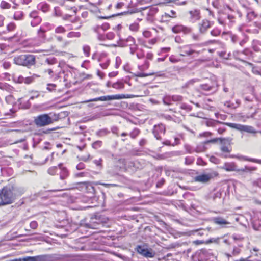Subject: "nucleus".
<instances>
[{"label": "nucleus", "instance_id": "f257e3e1", "mask_svg": "<svg viewBox=\"0 0 261 261\" xmlns=\"http://www.w3.org/2000/svg\"><path fill=\"white\" fill-rule=\"evenodd\" d=\"M14 191L15 189L14 188L12 189L3 188L0 193V198L1 200L0 205L12 203L16 195Z\"/></svg>", "mask_w": 261, "mask_h": 261}, {"label": "nucleus", "instance_id": "f03ea898", "mask_svg": "<svg viewBox=\"0 0 261 261\" xmlns=\"http://www.w3.org/2000/svg\"><path fill=\"white\" fill-rule=\"evenodd\" d=\"M16 64L22 66L33 65L35 62V57L31 55H22L14 59Z\"/></svg>", "mask_w": 261, "mask_h": 261}, {"label": "nucleus", "instance_id": "7ed1b4c3", "mask_svg": "<svg viewBox=\"0 0 261 261\" xmlns=\"http://www.w3.org/2000/svg\"><path fill=\"white\" fill-rule=\"evenodd\" d=\"M53 119L48 114L40 115L34 118V123L38 127H43L53 123Z\"/></svg>", "mask_w": 261, "mask_h": 261}, {"label": "nucleus", "instance_id": "20e7f679", "mask_svg": "<svg viewBox=\"0 0 261 261\" xmlns=\"http://www.w3.org/2000/svg\"><path fill=\"white\" fill-rule=\"evenodd\" d=\"M135 97L133 95H125L124 94H116L114 95H108L101 96L98 98H96L93 99H91L87 101L86 102L89 101H110L112 100H119L124 98H128Z\"/></svg>", "mask_w": 261, "mask_h": 261}, {"label": "nucleus", "instance_id": "39448f33", "mask_svg": "<svg viewBox=\"0 0 261 261\" xmlns=\"http://www.w3.org/2000/svg\"><path fill=\"white\" fill-rule=\"evenodd\" d=\"M136 250L139 254L146 257H153L155 255V252L151 249H148L144 246H138Z\"/></svg>", "mask_w": 261, "mask_h": 261}, {"label": "nucleus", "instance_id": "423d86ee", "mask_svg": "<svg viewBox=\"0 0 261 261\" xmlns=\"http://www.w3.org/2000/svg\"><path fill=\"white\" fill-rule=\"evenodd\" d=\"M228 125L233 128L239 130L240 131H244L250 133H255L256 132L252 126L247 125H243L236 123H229Z\"/></svg>", "mask_w": 261, "mask_h": 261}, {"label": "nucleus", "instance_id": "0eeeda50", "mask_svg": "<svg viewBox=\"0 0 261 261\" xmlns=\"http://www.w3.org/2000/svg\"><path fill=\"white\" fill-rule=\"evenodd\" d=\"M211 178L212 176L211 174H201L195 177V180L198 182L206 183L208 182Z\"/></svg>", "mask_w": 261, "mask_h": 261}, {"label": "nucleus", "instance_id": "6e6552de", "mask_svg": "<svg viewBox=\"0 0 261 261\" xmlns=\"http://www.w3.org/2000/svg\"><path fill=\"white\" fill-rule=\"evenodd\" d=\"M213 221L214 223L220 225H224L230 224L229 222L227 221L226 220L221 217L214 218Z\"/></svg>", "mask_w": 261, "mask_h": 261}, {"label": "nucleus", "instance_id": "1a4fd4ad", "mask_svg": "<svg viewBox=\"0 0 261 261\" xmlns=\"http://www.w3.org/2000/svg\"><path fill=\"white\" fill-rule=\"evenodd\" d=\"M210 26V22L207 20H203L200 24V31L204 32Z\"/></svg>", "mask_w": 261, "mask_h": 261}, {"label": "nucleus", "instance_id": "9d476101", "mask_svg": "<svg viewBox=\"0 0 261 261\" xmlns=\"http://www.w3.org/2000/svg\"><path fill=\"white\" fill-rule=\"evenodd\" d=\"M172 31L173 32L175 33H177L180 32V31H185L186 33L189 32V30L188 29H185L182 25H176L172 28Z\"/></svg>", "mask_w": 261, "mask_h": 261}, {"label": "nucleus", "instance_id": "9b49d317", "mask_svg": "<svg viewBox=\"0 0 261 261\" xmlns=\"http://www.w3.org/2000/svg\"><path fill=\"white\" fill-rule=\"evenodd\" d=\"M59 166L60 167V168L62 169V173L60 175V177L62 179H63L65 178V177L67 176V171H66V169H65V168H62V165L61 164L59 165Z\"/></svg>", "mask_w": 261, "mask_h": 261}, {"label": "nucleus", "instance_id": "f8f14e48", "mask_svg": "<svg viewBox=\"0 0 261 261\" xmlns=\"http://www.w3.org/2000/svg\"><path fill=\"white\" fill-rule=\"evenodd\" d=\"M184 54H180L181 56H185L186 55L190 56L193 53H196V51L193 49L185 50L184 51Z\"/></svg>", "mask_w": 261, "mask_h": 261}, {"label": "nucleus", "instance_id": "ddd939ff", "mask_svg": "<svg viewBox=\"0 0 261 261\" xmlns=\"http://www.w3.org/2000/svg\"><path fill=\"white\" fill-rule=\"evenodd\" d=\"M19 261H36L35 257H27L23 258H19Z\"/></svg>", "mask_w": 261, "mask_h": 261}, {"label": "nucleus", "instance_id": "4468645a", "mask_svg": "<svg viewBox=\"0 0 261 261\" xmlns=\"http://www.w3.org/2000/svg\"><path fill=\"white\" fill-rule=\"evenodd\" d=\"M20 82H24L26 84H30L32 82V78L30 77H26L25 79L22 78V80L20 81Z\"/></svg>", "mask_w": 261, "mask_h": 261}, {"label": "nucleus", "instance_id": "2eb2a0df", "mask_svg": "<svg viewBox=\"0 0 261 261\" xmlns=\"http://www.w3.org/2000/svg\"><path fill=\"white\" fill-rule=\"evenodd\" d=\"M255 170V168H249L248 167L246 166L245 167V168L239 169V170H238V171H252V170Z\"/></svg>", "mask_w": 261, "mask_h": 261}, {"label": "nucleus", "instance_id": "dca6fc26", "mask_svg": "<svg viewBox=\"0 0 261 261\" xmlns=\"http://www.w3.org/2000/svg\"><path fill=\"white\" fill-rule=\"evenodd\" d=\"M30 227L33 229H35L37 227V223L36 221H32L30 223Z\"/></svg>", "mask_w": 261, "mask_h": 261}, {"label": "nucleus", "instance_id": "f3484780", "mask_svg": "<svg viewBox=\"0 0 261 261\" xmlns=\"http://www.w3.org/2000/svg\"><path fill=\"white\" fill-rule=\"evenodd\" d=\"M1 7L3 8H8L9 7V4L6 2H3L1 3Z\"/></svg>", "mask_w": 261, "mask_h": 261}, {"label": "nucleus", "instance_id": "a211bd4d", "mask_svg": "<svg viewBox=\"0 0 261 261\" xmlns=\"http://www.w3.org/2000/svg\"><path fill=\"white\" fill-rule=\"evenodd\" d=\"M56 33H62L64 32V29L62 27H59L56 29Z\"/></svg>", "mask_w": 261, "mask_h": 261}, {"label": "nucleus", "instance_id": "6ab92c4d", "mask_svg": "<svg viewBox=\"0 0 261 261\" xmlns=\"http://www.w3.org/2000/svg\"><path fill=\"white\" fill-rule=\"evenodd\" d=\"M122 85L121 84L116 83L113 84L112 87L114 88H118L122 87Z\"/></svg>", "mask_w": 261, "mask_h": 261}, {"label": "nucleus", "instance_id": "aec40b11", "mask_svg": "<svg viewBox=\"0 0 261 261\" xmlns=\"http://www.w3.org/2000/svg\"><path fill=\"white\" fill-rule=\"evenodd\" d=\"M101 159H99L98 160H95L94 161V163L95 164H96L97 166H101Z\"/></svg>", "mask_w": 261, "mask_h": 261}, {"label": "nucleus", "instance_id": "412c9836", "mask_svg": "<svg viewBox=\"0 0 261 261\" xmlns=\"http://www.w3.org/2000/svg\"><path fill=\"white\" fill-rule=\"evenodd\" d=\"M221 150L223 151L226 152H228L229 151L228 148L227 147H225V146L222 147Z\"/></svg>", "mask_w": 261, "mask_h": 261}, {"label": "nucleus", "instance_id": "4be33fe9", "mask_svg": "<svg viewBox=\"0 0 261 261\" xmlns=\"http://www.w3.org/2000/svg\"><path fill=\"white\" fill-rule=\"evenodd\" d=\"M117 75V73L116 72H111V73H110L109 75L110 77H114L116 75Z\"/></svg>", "mask_w": 261, "mask_h": 261}, {"label": "nucleus", "instance_id": "5701e85b", "mask_svg": "<svg viewBox=\"0 0 261 261\" xmlns=\"http://www.w3.org/2000/svg\"><path fill=\"white\" fill-rule=\"evenodd\" d=\"M171 15L168 14V15L169 16V17H175V12L173 11H171Z\"/></svg>", "mask_w": 261, "mask_h": 261}, {"label": "nucleus", "instance_id": "b1692460", "mask_svg": "<svg viewBox=\"0 0 261 261\" xmlns=\"http://www.w3.org/2000/svg\"><path fill=\"white\" fill-rule=\"evenodd\" d=\"M194 243L196 245H199L202 244L203 242L201 241L196 240L194 242Z\"/></svg>", "mask_w": 261, "mask_h": 261}, {"label": "nucleus", "instance_id": "393cba45", "mask_svg": "<svg viewBox=\"0 0 261 261\" xmlns=\"http://www.w3.org/2000/svg\"><path fill=\"white\" fill-rule=\"evenodd\" d=\"M14 28V25L13 24H10L9 25H8V29L9 30H12Z\"/></svg>", "mask_w": 261, "mask_h": 261}, {"label": "nucleus", "instance_id": "a878e982", "mask_svg": "<svg viewBox=\"0 0 261 261\" xmlns=\"http://www.w3.org/2000/svg\"><path fill=\"white\" fill-rule=\"evenodd\" d=\"M148 75V74H143V73H140L139 74H138V76H139V77H145V76H147Z\"/></svg>", "mask_w": 261, "mask_h": 261}, {"label": "nucleus", "instance_id": "bb28decb", "mask_svg": "<svg viewBox=\"0 0 261 261\" xmlns=\"http://www.w3.org/2000/svg\"><path fill=\"white\" fill-rule=\"evenodd\" d=\"M102 185H103V186H115V185H114V184H101Z\"/></svg>", "mask_w": 261, "mask_h": 261}, {"label": "nucleus", "instance_id": "cd10ccee", "mask_svg": "<svg viewBox=\"0 0 261 261\" xmlns=\"http://www.w3.org/2000/svg\"><path fill=\"white\" fill-rule=\"evenodd\" d=\"M47 71L48 72L49 74H50L53 72V71H52V70L51 69H48L47 70Z\"/></svg>", "mask_w": 261, "mask_h": 261}, {"label": "nucleus", "instance_id": "c85d7f7f", "mask_svg": "<svg viewBox=\"0 0 261 261\" xmlns=\"http://www.w3.org/2000/svg\"><path fill=\"white\" fill-rule=\"evenodd\" d=\"M135 27H136V25H130V29L131 30H134V28H135Z\"/></svg>", "mask_w": 261, "mask_h": 261}, {"label": "nucleus", "instance_id": "c756f323", "mask_svg": "<svg viewBox=\"0 0 261 261\" xmlns=\"http://www.w3.org/2000/svg\"><path fill=\"white\" fill-rule=\"evenodd\" d=\"M244 160H248V161H252V162H254L255 161L254 160H252V159H246V158H244Z\"/></svg>", "mask_w": 261, "mask_h": 261}, {"label": "nucleus", "instance_id": "7c9ffc66", "mask_svg": "<svg viewBox=\"0 0 261 261\" xmlns=\"http://www.w3.org/2000/svg\"><path fill=\"white\" fill-rule=\"evenodd\" d=\"M52 170V168H50L49 170H48V172L49 174H53V173L51 172V171Z\"/></svg>", "mask_w": 261, "mask_h": 261}, {"label": "nucleus", "instance_id": "2f4dec72", "mask_svg": "<svg viewBox=\"0 0 261 261\" xmlns=\"http://www.w3.org/2000/svg\"><path fill=\"white\" fill-rule=\"evenodd\" d=\"M170 60L172 62H175V60L172 58H170Z\"/></svg>", "mask_w": 261, "mask_h": 261}, {"label": "nucleus", "instance_id": "473e14b6", "mask_svg": "<svg viewBox=\"0 0 261 261\" xmlns=\"http://www.w3.org/2000/svg\"><path fill=\"white\" fill-rule=\"evenodd\" d=\"M77 168L78 169H81L82 168V167L80 165H79L77 166Z\"/></svg>", "mask_w": 261, "mask_h": 261}, {"label": "nucleus", "instance_id": "72a5a7b5", "mask_svg": "<svg viewBox=\"0 0 261 261\" xmlns=\"http://www.w3.org/2000/svg\"><path fill=\"white\" fill-rule=\"evenodd\" d=\"M253 250H254V251H255V252H257V251H258V250L257 249H256V248H253Z\"/></svg>", "mask_w": 261, "mask_h": 261}, {"label": "nucleus", "instance_id": "f704fd0d", "mask_svg": "<svg viewBox=\"0 0 261 261\" xmlns=\"http://www.w3.org/2000/svg\"><path fill=\"white\" fill-rule=\"evenodd\" d=\"M161 129H163L164 130V128L163 125H161L159 126Z\"/></svg>", "mask_w": 261, "mask_h": 261}, {"label": "nucleus", "instance_id": "c9c22d12", "mask_svg": "<svg viewBox=\"0 0 261 261\" xmlns=\"http://www.w3.org/2000/svg\"><path fill=\"white\" fill-rule=\"evenodd\" d=\"M125 135H126V134H125V133H122L121 134V136H125Z\"/></svg>", "mask_w": 261, "mask_h": 261}, {"label": "nucleus", "instance_id": "e433bc0d", "mask_svg": "<svg viewBox=\"0 0 261 261\" xmlns=\"http://www.w3.org/2000/svg\"><path fill=\"white\" fill-rule=\"evenodd\" d=\"M47 89L49 91H51L50 88L47 87Z\"/></svg>", "mask_w": 261, "mask_h": 261}, {"label": "nucleus", "instance_id": "4c0bfd02", "mask_svg": "<svg viewBox=\"0 0 261 261\" xmlns=\"http://www.w3.org/2000/svg\"><path fill=\"white\" fill-rule=\"evenodd\" d=\"M61 146V144H58L57 146L59 147H60Z\"/></svg>", "mask_w": 261, "mask_h": 261}, {"label": "nucleus", "instance_id": "58836bf2", "mask_svg": "<svg viewBox=\"0 0 261 261\" xmlns=\"http://www.w3.org/2000/svg\"><path fill=\"white\" fill-rule=\"evenodd\" d=\"M211 242H212V240H209V241H208V243H211Z\"/></svg>", "mask_w": 261, "mask_h": 261}, {"label": "nucleus", "instance_id": "ea45409f", "mask_svg": "<svg viewBox=\"0 0 261 261\" xmlns=\"http://www.w3.org/2000/svg\"><path fill=\"white\" fill-rule=\"evenodd\" d=\"M46 61L48 63H50L49 62V60L48 59H47L46 60Z\"/></svg>", "mask_w": 261, "mask_h": 261}, {"label": "nucleus", "instance_id": "a19ab883", "mask_svg": "<svg viewBox=\"0 0 261 261\" xmlns=\"http://www.w3.org/2000/svg\"><path fill=\"white\" fill-rule=\"evenodd\" d=\"M164 49H166V50H168L169 49V48H164Z\"/></svg>", "mask_w": 261, "mask_h": 261}, {"label": "nucleus", "instance_id": "79ce46f5", "mask_svg": "<svg viewBox=\"0 0 261 261\" xmlns=\"http://www.w3.org/2000/svg\"><path fill=\"white\" fill-rule=\"evenodd\" d=\"M33 98H34L33 97H31L30 99H33Z\"/></svg>", "mask_w": 261, "mask_h": 261}]
</instances>
